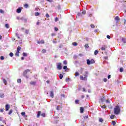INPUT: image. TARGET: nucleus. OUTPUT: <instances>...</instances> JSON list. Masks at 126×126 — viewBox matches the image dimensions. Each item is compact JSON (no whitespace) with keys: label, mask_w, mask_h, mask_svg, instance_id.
<instances>
[{"label":"nucleus","mask_w":126,"mask_h":126,"mask_svg":"<svg viewBox=\"0 0 126 126\" xmlns=\"http://www.w3.org/2000/svg\"><path fill=\"white\" fill-rule=\"evenodd\" d=\"M16 12H17V13H20V12H21V8H18Z\"/></svg>","instance_id":"nucleus-12"},{"label":"nucleus","mask_w":126,"mask_h":126,"mask_svg":"<svg viewBox=\"0 0 126 126\" xmlns=\"http://www.w3.org/2000/svg\"><path fill=\"white\" fill-rule=\"evenodd\" d=\"M0 59L1 61H2L4 60V57L3 56H1Z\"/></svg>","instance_id":"nucleus-43"},{"label":"nucleus","mask_w":126,"mask_h":126,"mask_svg":"<svg viewBox=\"0 0 126 126\" xmlns=\"http://www.w3.org/2000/svg\"><path fill=\"white\" fill-rule=\"evenodd\" d=\"M41 114H42V112L41 111H38L37 114V118H40V116H41Z\"/></svg>","instance_id":"nucleus-10"},{"label":"nucleus","mask_w":126,"mask_h":126,"mask_svg":"<svg viewBox=\"0 0 126 126\" xmlns=\"http://www.w3.org/2000/svg\"><path fill=\"white\" fill-rule=\"evenodd\" d=\"M20 50H21V47L20 46H18L17 48V52H20Z\"/></svg>","instance_id":"nucleus-17"},{"label":"nucleus","mask_w":126,"mask_h":126,"mask_svg":"<svg viewBox=\"0 0 126 126\" xmlns=\"http://www.w3.org/2000/svg\"><path fill=\"white\" fill-rule=\"evenodd\" d=\"M3 82L5 84V85H6L7 84V82L6 81V80L5 79H3Z\"/></svg>","instance_id":"nucleus-15"},{"label":"nucleus","mask_w":126,"mask_h":126,"mask_svg":"<svg viewBox=\"0 0 126 126\" xmlns=\"http://www.w3.org/2000/svg\"><path fill=\"white\" fill-rule=\"evenodd\" d=\"M55 22L59 21V18H58V17L55 18Z\"/></svg>","instance_id":"nucleus-38"},{"label":"nucleus","mask_w":126,"mask_h":126,"mask_svg":"<svg viewBox=\"0 0 126 126\" xmlns=\"http://www.w3.org/2000/svg\"><path fill=\"white\" fill-rule=\"evenodd\" d=\"M55 31H59V29L57 27L54 28Z\"/></svg>","instance_id":"nucleus-45"},{"label":"nucleus","mask_w":126,"mask_h":126,"mask_svg":"<svg viewBox=\"0 0 126 126\" xmlns=\"http://www.w3.org/2000/svg\"><path fill=\"white\" fill-rule=\"evenodd\" d=\"M0 98H4V94H0Z\"/></svg>","instance_id":"nucleus-20"},{"label":"nucleus","mask_w":126,"mask_h":126,"mask_svg":"<svg viewBox=\"0 0 126 126\" xmlns=\"http://www.w3.org/2000/svg\"><path fill=\"white\" fill-rule=\"evenodd\" d=\"M26 34H28V33H29V30H26Z\"/></svg>","instance_id":"nucleus-44"},{"label":"nucleus","mask_w":126,"mask_h":126,"mask_svg":"<svg viewBox=\"0 0 126 126\" xmlns=\"http://www.w3.org/2000/svg\"><path fill=\"white\" fill-rule=\"evenodd\" d=\"M24 6H25V7L27 8V7H28L29 5H28V4H26L24 5Z\"/></svg>","instance_id":"nucleus-54"},{"label":"nucleus","mask_w":126,"mask_h":126,"mask_svg":"<svg viewBox=\"0 0 126 126\" xmlns=\"http://www.w3.org/2000/svg\"><path fill=\"white\" fill-rule=\"evenodd\" d=\"M9 56L10 57H13V53L12 52L10 53Z\"/></svg>","instance_id":"nucleus-39"},{"label":"nucleus","mask_w":126,"mask_h":126,"mask_svg":"<svg viewBox=\"0 0 126 126\" xmlns=\"http://www.w3.org/2000/svg\"><path fill=\"white\" fill-rule=\"evenodd\" d=\"M46 52H47L46 49H42V51H41V53H42V54H45V53H46Z\"/></svg>","instance_id":"nucleus-22"},{"label":"nucleus","mask_w":126,"mask_h":126,"mask_svg":"<svg viewBox=\"0 0 126 126\" xmlns=\"http://www.w3.org/2000/svg\"><path fill=\"white\" fill-rule=\"evenodd\" d=\"M9 109H10V105L8 104H6L5 106V110L6 112H7V111H8Z\"/></svg>","instance_id":"nucleus-5"},{"label":"nucleus","mask_w":126,"mask_h":126,"mask_svg":"<svg viewBox=\"0 0 126 126\" xmlns=\"http://www.w3.org/2000/svg\"><path fill=\"white\" fill-rule=\"evenodd\" d=\"M106 48H107V45H103L101 48V51H105Z\"/></svg>","instance_id":"nucleus-7"},{"label":"nucleus","mask_w":126,"mask_h":126,"mask_svg":"<svg viewBox=\"0 0 126 126\" xmlns=\"http://www.w3.org/2000/svg\"><path fill=\"white\" fill-rule=\"evenodd\" d=\"M5 27H6V28H9V25H8V24H6L5 25Z\"/></svg>","instance_id":"nucleus-27"},{"label":"nucleus","mask_w":126,"mask_h":126,"mask_svg":"<svg viewBox=\"0 0 126 126\" xmlns=\"http://www.w3.org/2000/svg\"><path fill=\"white\" fill-rule=\"evenodd\" d=\"M99 122L100 123H103V122H104V119H103V118H100L99 119Z\"/></svg>","instance_id":"nucleus-16"},{"label":"nucleus","mask_w":126,"mask_h":126,"mask_svg":"<svg viewBox=\"0 0 126 126\" xmlns=\"http://www.w3.org/2000/svg\"><path fill=\"white\" fill-rule=\"evenodd\" d=\"M104 59H105V60H108V57H104Z\"/></svg>","instance_id":"nucleus-64"},{"label":"nucleus","mask_w":126,"mask_h":126,"mask_svg":"<svg viewBox=\"0 0 126 126\" xmlns=\"http://www.w3.org/2000/svg\"><path fill=\"white\" fill-rule=\"evenodd\" d=\"M107 78H104L103 79V81H104V82H107Z\"/></svg>","instance_id":"nucleus-46"},{"label":"nucleus","mask_w":126,"mask_h":126,"mask_svg":"<svg viewBox=\"0 0 126 126\" xmlns=\"http://www.w3.org/2000/svg\"><path fill=\"white\" fill-rule=\"evenodd\" d=\"M100 101L102 103H103V102H104L105 101V97H103V98H100Z\"/></svg>","instance_id":"nucleus-19"},{"label":"nucleus","mask_w":126,"mask_h":126,"mask_svg":"<svg viewBox=\"0 0 126 126\" xmlns=\"http://www.w3.org/2000/svg\"><path fill=\"white\" fill-rule=\"evenodd\" d=\"M38 44H45V41L44 40H41V41H37Z\"/></svg>","instance_id":"nucleus-9"},{"label":"nucleus","mask_w":126,"mask_h":126,"mask_svg":"<svg viewBox=\"0 0 126 126\" xmlns=\"http://www.w3.org/2000/svg\"><path fill=\"white\" fill-rule=\"evenodd\" d=\"M85 97V96H84V95H82L81 96V98H82V99H84V98Z\"/></svg>","instance_id":"nucleus-62"},{"label":"nucleus","mask_w":126,"mask_h":126,"mask_svg":"<svg viewBox=\"0 0 126 126\" xmlns=\"http://www.w3.org/2000/svg\"><path fill=\"white\" fill-rule=\"evenodd\" d=\"M23 57H27V53H23Z\"/></svg>","instance_id":"nucleus-40"},{"label":"nucleus","mask_w":126,"mask_h":126,"mask_svg":"<svg viewBox=\"0 0 126 126\" xmlns=\"http://www.w3.org/2000/svg\"><path fill=\"white\" fill-rule=\"evenodd\" d=\"M63 64H67V61L66 60H65L63 62Z\"/></svg>","instance_id":"nucleus-30"},{"label":"nucleus","mask_w":126,"mask_h":126,"mask_svg":"<svg viewBox=\"0 0 126 126\" xmlns=\"http://www.w3.org/2000/svg\"><path fill=\"white\" fill-rule=\"evenodd\" d=\"M80 113H82L84 112V108L83 107H80Z\"/></svg>","instance_id":"nucleus-11"},{"label":"nucleus","mask_w":126,"mask_h":126,"mask_svg":"<svg viewBox=\"0 0 126 126\" xmlns=\"http://www.w3.org/2000/svg\"><path fill=\"white\" fill-rule=\"evenodd\" d=\"M12 112H13L12 109H10L8 112V115H11V114H12Z\"/></svg>","instance_id":"nucleus-23"},{"label":"nucleus","mask_w":126,"mask_h":126,"mask_svg":"<svg viewBox=\"0 0 126 126\" xmlns=\"http://www.w3.org/2000/svg\"><path fill=\"white\" fill-rule=\"evenodd\" d=\"M60 106H57V110H60Z\"/></svg>","instance_id":"nucleus-58"},{"label":"nucleus","mask_w":126,"mask_h":126,"mask_svg":"<svg viewBox=\"0 0 126 126\" xmlns=\"http://www.w3.org/2000/svg\"><path fill=\"white\" fill-rule=\"evenodd\" d=\"M85 74L83 76L82 75H80V79H81V80H87V77H88V71H86L85 72Z\"/></svg>","instance_id":"nucleus-2"},{"label":"nucleus","mask_w":126,"mask_h":126,"mask_svg":"<svg viewBox=\"0 0 126 126\" xmlns=\"http://www.w3.org/2000/svg\"><path fill=\"white\" fill-rule=\"evenodd\" d=\"M79 57H83V55L82 54H80L79 55Z\"/></svg>","instance_id":"nucleus-61"},{"label":"nucleus","mask_w":126,"mask_h":126,"mask_svg":"<svg viewBox=\"0 0 126 126\" xmlns=\"http://www.w3.org/2000/svg\"><path fill=\"white\" fill-rule=\"evenodd\" d=\"M15 56H16L17 57H19V52L17 51L15 53Z\"/></svg>","instance_id":"nucleus-25"},{"label":"nucleus","mask_w":126,"mask_h":126,"mask_svg":"<svg viewBox=\"0 0 126 126\" xmlns=\"http://www.w3.org/2000/svg\"><path fill=\"white\" fill-rule=\"evenodd\" d=\"M75 76L76 77V76H79V73L78 72H76L75 73Z\"/></svg>","instance_id":"nucleus-18"},{"label":"nucleus","mask_w":126,"mask_h":126,"mask_svg":"<svg viewBox=\"0 0 126 126\" xmlns=\"http://www.w3.org/2000/svg\"><path fill=\"white\" fill-rule=\"evenodd\" d=\"M108 79H110V78H111V75H109L108 76Z\"/></svg>","instance_id":"nucleus-60"},{"label":"nucleus","mask_w":126,"mask_h":126,"mask_svg":"<svg viewBox=\"0 0 126 126\" xmlns=\"http://www.w3.org/2000/svg\"><path fill=\"white\" fill-rule=\"evenodd\" d=\"M83 70H84V68H81V74H82V72L83 71Z\"/></svg>","instance_id":"nucleus-50"},{"label":"nucleus","mask_w":126,"mask_h":126,"mask_svg":"<svg viewBox=\"0 0 126 126\" xmlns=\"http://www.w3.org/2000/svg\"><path fill=\"white\" fill-rule=\"evenodd\" d=\"M106 102L108 104H110V100H106Z\"/></svg>","instance_id":"nucleus-55"},{"label":"nucleus","mask_w":126,"mask_h":126,"mask_svg":"<svg viewBox=\"0 0 126 126\" xmlns=\"http://www.w3.org/2000/svg\"><path fill=\"white\" fill-rule=\"evenodd\" d=\"M25 112H22L21 113V115H22V116H23L24 117V116H25Z\"/></svg>","instance_id":"nucleus-42"},{"label":"nucleus","mask_w":126,"mask_h":126,"mask_svg":"<svg viewBox=\"0 0 126 126\" xmlns=\"http://www.w3.org/2000/svg\"><path fill=\"white\" fill-rule=\"evenodd\" d=\"M107 39H111V36H110L109 35H107Z\"/></svg>","instance_id":"nucleus-53"},{"label":"nucleus","mask_w":126,"mask_h":126,"mask_svg":"<svg viewBox=\"0 0 126 126\" xmlns=\"http://www.w3.org/2000/svg\"><path fill=\"white\" fill-rule=\"evenodd\" d=\"M39 15H40V13H39L38 12L35 13V16H39Z\"/></svg>","instance_id":"nucleus-24"},{"label":"nucleus","mask_w":126,"mask_h":126,"mask_svg":"<svg viewBox=\"0 0 126 126\" xmlns=\"http://www.w3.org/2000/svg\"><path fill=\"white\" fill-rule=\"evenodd\" d=\"M63 69H67V66H64L63 67Z\"/></svg>","instance_id":"nucleus-52"},{"label":"nucleus","mask_w":126,"mask_h":126,"mask_svg":"<svg viewBox=\"0 0 126 126\" xmlns=\"http://www.w3.org/2000/svg\"><path fill=\"white\" fill-rule=\"evenodd\" d=\"M92 63H95V61L93 59L91 60V61L89 59H88L87 60V64L89 65L90 64H91Z\"/></svg>","instance_id":"nucleus-4"},{"label":"nucleus","mask_w":126,"mask_h":126,"mask_svg":"<svg viewBox=\"0 0 126 126\" xmlns=\"http://www.w3.org/2000/svg\"><path fill=\"white\" fill-rule=\"evenodd\" d=\"M83 92H85V91H86V90L85 89V88H83Z\"/></svg>","instance_id":"nucleus-59"},{"label":"nucleus","mask_w":126,"mask_h":126,"mask_svg":"<svg viewBox=\"0 0 126 126\" xmlns=\"http://www.w3.org/2000/svg\"><path fill=\"white\" fill-rule=\"evenodd\" d=\"M91 27L92 28H95V26L94 25H91Z\"/></svg>","instance_id":"nucleus-47"},{"label":"nucleus","mask_w":126,"mask_h":126,"mask_svg":"<svg viewBox=\"0 0 126 126\" xmlns=\"http://www.w3.org/2000/svg\"><path fill=\"white\" fill-rule=\"evenodd\" d=\"M75 104H79V100H76L75 101Z\"/></svg>","instance_id":"nucleus-32"},{"label":"nucleus","mask_w":126,"mask_h":126,"mask_svg":"<svg viewBox=\"0 0 126 126\" xmlns=\"http://www.w3.org/2000/svg\"><path fill=\"white\" fill-rule=\"evenodd\" d=\"M18 83H21V79H19L17 80Z\"/></svg>","instance_id":"nucleus-37"},{"label":"nucleus","mask_w":126,"mask_h":126,"mask_svg":"<svg viewBox=\"0 0 126 126\" xmlns=\"http://www.w3.org/2000/svg\"><path fill=\"white\" fill-rule=\"evenodd\" d=\"M0 112L1 113H3V109H0Z\"/></svg>","instance_id":"nucleus-57"},{"label":"nucleus","mask_w":126,"mask_h":126,"mask_svg":"<svg viewBox=\"0 0 126 126\" xmlns=\"http://www.w3.org/2000/svg\"><path fill=\"white\" fill-rule=\"evenodd\" d=\"M85 48H89V45H88V44H86L85 45Z\"/></svg>","instance_id":"nucleus-31"},{"label":"nucleus","mask_w":126,"mask_h":126,"mask_svg":"<svg viewBox=\"0 0 126 126\" xmlns=\"http://www.w3.org/2000/svg\"><path fill=\"white\" fill-rule=\"evenodd\" d=\"M121 112V108L119 106H116L115 108H114V114L115 115H119Z\"/></svg>","instance_id":"nucleus-3"},{"label":"nucleus","mask_w":126,"mask_h":126,"mask_svg":"<svg viewBox=\"0 0 126 126\" xmlns=\"http://www.w3.org/2000/svg\"><path fill=\"white\" fill-rule=\"evenodd\" d=\"M46 17H47V18H49V17H50V15H49V14H46Z\"/></svg>","instance_id":"nucleus-49"},{"label":"nucleus","mask_w":126,"mask_h":126,"mask_svg":"<svg viewBox=\"0 0 126 126\" xmlns=\"http://www.w3.org/2000/svg\"><path fill=\"white\" fill-rule=\"evenodd\" d=\"M59 77L60 79H63V74H61L59 76Z\"/></svg>","instance_id":"nucleus-28"},{"label":"nucleus","mask_w":126,"mask_h":126,"mask_svg":"<svg viewBox=\"0 0 126 126\" xmlns=\"http://www.w3.org/2000/svg\"><path fill=\"white\" fill-rule=\"evenodd\" d=\"M120 72H123V71H124V68L121 67L120 69Z\"/></svg>","instance_id":"nucleus-29"},{"label":"nucleus","mask_w":126,"mask_h":126,"mask_svg":"<svg viewBox=\"0 0 126 126\" xmlns=\"http://www.w3.org/2000/svg\"><path fill=\"white\" fill-rule=\"evenodd\" d=\"M112 125H113V126H115V125H116V121H112Z\"/></svg>","instance_id":"nucleus-35"},{"label":"nucleus","mask_w":126,"mask_h":126,"mask_svg":"<svg viewBox=\"0 0 126 126\" xmlns=\"http://www.w3.org/2000/svg\"><path fill=\"white\" fill-rule=\"evenodd\" d=\"M46 83H47V84H49V83H50V81L49 80L47 81Z\"/></svg>","instance_id":"nucleus-63"},{"label":"nucleus","mask_w":126,"mask_h":126,"mask_svg":"<svg viewBox=\"0 0 126 126\" xmlns=\"http://www.w3.org/2000/svg\"><path fill=\"white\" fill-rule=\"evenodd\" d=\"M41 116L43 117V118H45V117L46 116V114L45 113L41 114Z\"/></svg>","instance_id":"nucleus-36"},{"label":"nucleus","mask_w":126,"mask_h":126,"mask_svg":"<svg viewBox=\"0 0 126 126\" xmlns=\"http://www.w3.org/2000/svg\"><path fill=\"white\" fill-rule=\"evenodd\" d=\"M102 109H106L107 108V106L106 105H103L101 106Z\"/></svg>","instance_id":"nucleus-34"},{"label":"nucleus","mask_w":126,"mask_h":126,"mask_svg":"<svg viewBox=\"0 0 126 126\" xmlns=\"http://www.w3.org/2000/svg\"><path fill=\"white\" fill-rule=\"evenodd\" d=\"M82 13V14H86V11H85V10L83 11Z\"/></svg>","instance_id":"nucleus-48"},{"label":"nucleus","mask_w":126,"mask_h":126,"mask_svg":"<svg viewBox=\"0 0 126 126\" xmlns=\"http://www.w3.org/2000/svg\"><path fill=\"white\" fill-rule=\"evenodd\" d=\"M29 72H30V73H32V72H31V70L30 69H28L25 70L23 73V76H24L25 77H26L27 78H29Z\"/></svg>","instance_id":"nucleus-1"},{"label":"nucleus","mask_w":126,"mask_h":126,"mask_svg":"<svg viewBox=\"0 0 126 126\" xmlns=\"http://www.w3.org/2000/svg\"><path fill=\"white\" fill-rule=\"evenodd\" d=\"M50 96L52 98H54V92H53V91L50 92Z\"/></svg>","instance_id":"nucleus-13"},{"label":"nucleus","mask_w":126,"mask_h":126,"mask_svg":"<svg viewBox=\"0 0 126 126\" xmlns=\"http://www.w3.org/2000/svg\"><path fill=\"white\" fill-rule=\"evenodd\" d=\"M98 53H99V51H98V50H95V51H94V55H98Z\"/></svg>","instance_id":"nucleus-21"},{"label":"nucleus","mask_w":126,"mask_h":126,"mask_svg":"<svg viewBox=\"0 0 126 126\" xmlns=\"http://www.w3.org/2000/svg\"><path fill=\"white\" fill-rule=\"evenodd\" d=\"M57 68L59 70L62 69V63H59L57 65Z\"/></svg>","instance_id":"nucleus-6"},{"label":"nucleus","mask_w":126,"mask_h":126,"mask_svg":"<svg viewBox=\"0 0 126 126\" xmlns=\"http://www.w3.org/2000/svg\"><path fill=\"white\" fill-rule=\"evenodd\" d=\"M73 46H77V43L76 42H73L72 43Z\"/></svg>","instance_id":"nucleus-33"},{"label":"nucleus","mask_w":126,"mask_h":126,"mask_svg":"<svg viewBox=\"0 0 126 126\" xmlns=\"http://www.w3.org/2000/svg\"><path fill=\"white\" fill-rule=\"evenodd\" d=\"M51 36H56V33H51Z\"/></svg>","instance_id":"nucleus-56"},{"label":"nucleus","mask_w":126,"mask_h":126,"mask_svg":"<svg viewBox=\"0 0 126 126\" xmlns=\"http://www.w3.org/2000/svg\"><path fill=\"white\" fill-rule=\"evenodd\" d=\"M36 82H34V81H32L30 82V84H31V85H36Z\"/></svg>","instance_id":"nucleus-14"},{"label":"nucleus","mask_w":126,"mask_h":126,"mask_svg":"<svg viewBox=\"0 0 126 126\" xmlns=\"http://www.w3.org/2000/svg\"><path fill=\"white\" fill-rule=\"evenodd\" d=\"M57 8H58V9H59V10L61 9V5H59L57 6Z\"/></svg>","instance_id":"nucleus-51"},{"label":"nucleus","mask_w":126,"mask_h":126,"mask_svg":"<svg viewBox=\"0 0 126 126\" xmlns=\"http://www.w3.org/2000/svg\"><path fill=\"white\" fill-rule=\"evenodd\" d=\"M114 118H115V115H112L110 117V119H111V120H114Z\"/></svg>","instance_id":"nucleus-26"},{"label":"nucleus","mask_w":126,"mask_h":126,"mask_svg":"<svg viewBox=\"0 0 126 126\" xmlns=\"http://www.w3.org/2000/svg\"><path fill=\"white\" fill-rule=\"evenodd\" d=\"M0 13H4V11L2 9H0Z\"/></svg>","instance_id":"nucleus-41"},{"label":"nucleus","mask_w":126,"mask_h":126,"mask_svg":"<svg viewBox=\"0 0 126 126\" xmlns=\"http://www.w3.org/2000/svg\"><path fill=\"white\" fill-rule=\"evenodd\" d=\"M115 20H116V21H117V23H118V22L120 21V17H119V16H116L115 18Z\"/></svg>","instance_id":"nucleus-8"}]
</instances>
